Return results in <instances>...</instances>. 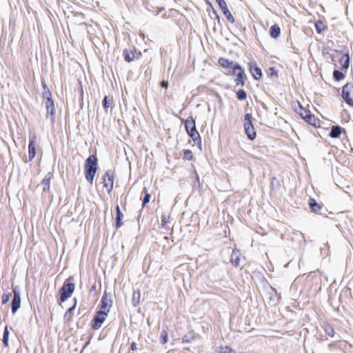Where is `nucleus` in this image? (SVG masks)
I'll use <instances>...</instances> for the list:
<instances>
[{
  "instance_id": "1",
  "label": "nucleus",
  "mask_w": 353,
  "mask_h": 353,
  "mask_svg": "<svg viewBox=\"0 0 353 353\" xmlns=\"http://www.w3.org/2000/svg\"><path fill=\"white\" fill-rule=\"evenodd\" d=\"M218 63L223 69L231 70V72L228 73V74L236 76L234 79L236 85L243 86L245 84L247 80L246 74L244 69L238 63L224 57H220L218 59Z\"/></svg>"
},
{
  "instance_id": "2",
  "label": "nucleus",
  "mask_w": 353,
  "mask_h": 353,
  "mask_svg": "<svg viewBox=\"0 0 353 353\" xmlns=\"http://www.w3.org/2000/svg\"><path fill=\"white\" fill-rule=\"evenodd\" d=\"M98 170V159L94 154L90 155L84 163V174L85 179L92 185Z\"/></svg>"
},
{
  "instance_id": "3",
  "label": "nucleus",
  "mask_w": 353,
  "mask_h": 353,
  "mask_svg": "<svg viewBox=\"0 0 353 353\" xmlns=\"http://www.w3.org/2000/svg\"><path fill=\"white\" fill-rule=\"evenodd\" d=\"M294 110L308 124L315 128L320 126V120L314 114H312L309 110L305 108L299 102H298V107L295 108Z\"/></svg>"
},
{
  "instance_id": "4",
  "label": "nucleus",
  "mask_w": 353,
  "mask_h": 353,
  "mask_svg": "<svg viewBox=\"0 0 353 353\" xmlns=\"http://www.w3.org/2000/svg\"><path fill=\"white\" fill-rule=\"evenodd\" d=\"M185 128L187 134L194 143L201 142V137L196 128V121L192 117H188L185 121Z\"/></svg>"
},
{
  "instance_id": "5",
  "label": "nucleus",
  "mask_w": 353,
  "mask_h": 353,
  "mask_svg": "<svg viewBox=\"0 0 353 353\" xmlns=\"http://www.w3.org/2000/svg\"><path fill=\"white\" fill-rule=\"evenodd\" d=\"M68 281L69 279H67L59 290L60 296L59 301L61 303L65 301L68 298H70L74 291V284Z\"/></svg>"
},
{
  "instance_id": "6",
  "label": "nucleus",
  "mask_w": 353,
  "mask_h": 353,
  "mask_svg": "<svg viewBox=\"0 0 353 353\" xmlns=\"http://www.w3.org/2000/svg\"><path fill=\"white\" fill-rule=\"evenodd\" d=\"M244 130L245 133L250 140H254L256 138V133L252 122V114L247 113L245 115L244 121Z\"/></svg>"
},
{
  "instance_id": "7",
  "label": "nucleus",
  "mask_w": 353,
  "mask_h": 353,
  "mask_svg": "<svg viewBox=\"0 0 353 353\" xmlns=\"http://www.w3.org/2000/svg\"><path fill=\"white\" fill-rule=\"evenodd\" d=\"M114 172L109 170L105 172L102 176V183L103 187L108 193H110L114 188Z\"/></svg>"
},
{
  "instance_id": "8",
  "label": "nucleus",
  "mask_w": 353,
  "mask_h": 353,
  "mask_svg": "<svg viewBox=\"0 0 353 353\" xmlns=\"http://www.w3.org/2000/svg\"><path fill=\"white\" fill-rule=\"evenodd\" d=\"M43 98L46 99L45 102L47 112L50 114L51 116H54L55 114V108L53 100L52 99V94L50 91L47 89L43 93Z\"/></svg>"
},
{
  "instance_id": "9",
  "label": "nucleus",
  "mask_w": 353,
  "mask_h": 353,
  "mask_svg": "<svg viewBox=\"0 0 353 353\" xmlns=\"http://www.w3.org/2000/svg\"><path fill=\"white\" fill-rule=\"evenodd\" d=\"M107 316L108 314L105 312L97 311L91 323L92 329L99 330L106 319Z\"/></svg>"
},
{
  "instance_id": "10",
  "label": "nucleus",
  "mask_w": 353,
  "mask_h": 353,
  "mask_svg": "<svg viewBox=\"0 0 353 353\" xmlns=\"http://www.w3.org/2000/svg\"><path fill=\"white\" fill-rule=\"evenodd\" d=\"M353 92V85L350 83H346L342 90V97L343 100L350 106H353V99L351 97V94Z\"/></svg>"
},
{
  "instance_id": "11",
  "label": "nucleus",
  "mask_w": 353,
  "mask_h": 353,
  "mask_svg": "<svg viewBox=\"0 0 353 353\" xmlns=\"http://www.w3.org/2000/svg\"><path fill=\"white\" fill-rule=\"evenodd\" d=\"M124 60L128 63L134 61V59H139L142 54L141 52H137L136 48L128 50L125 49L123 52Z\"/></svg>"
},
{
  "instance_id": "12",
  "label": "nucleus",
  "mask_w": 353,
  "mask_h": 353,
  "mask_svg": "<svg viewBox=\"0 0 353 353\" xmlns=\"http://www.w3.org/2000/svg\"><path fill=\"white\" fill-rule=\"evenodd\" d=\"M37 137L36 134H33L30 137L29 145H28V159L29 161H32L36 155L37 150Z\"/></svg>"
},
{
  "instance_id": "13",
  "label": "nucleus",
  "mask_w": 353,
  "mask_h": 353,
  "mask_svg": "<svg viewBox=\"0 0 353 353\" xmlns=\"http://www.w3.org/2000/svg\"><path fill=\"white\" fill-rule=\"evenodd\" d=\"M249 71L255 80H259L262 77V72L256 63H249Z\"/></svg>"
},
{
  "instance_id": "14",
  "label": "nucleus",
  "mask_w": 353,
  "mask_h": 353,
  "mask_svg": "<svg viewBox=\"0 0 353 353\" xmlns=\"http://www.w3.org/2000/svg\"><path fill=\"white\" fill-rule=\"evenodd\" d=\"M14 297L12 301V312L14 314L21 305V297L16 290H13Z\"/></svg>"
},
{
  "instance_id": "15",
  "label": "nucleus",
  "mask_w": 353,
  "mask_h": 353,
  "mask_svg": "<svg viewBox=\"0 0 353 353\" xmlns=\"http://www.w3.org/2000/svg\"><path fill=\"white\" fill-rule=\"evenodd\" d=\"M110 305L108 303L107 295L105 293L101 298L99 310L98 312H103L108 314L110 311Z\"/></svg>"
},
{
  "instance_id": "16",
  "label": "nucleus",
  "mask_w": 353,
  "mask_h": 353,
  "mask_svg": "<svg viewBox=\"0 0 353 353\" xmlns=\"http://www.w3.org/2000/svg\"><path fill=\"white\" fill-rule=\"evenodd\" d=\"M230 262L236 268L240 265V252L238 249H233L230 257Z\"/></svg>"
},
{
  "instance_id": "17",
  "label": "nucleus",
  "mask_w": 353,
  "mask_h": 353,
  "mask_svg": "<svg viewBox=\"0 0 353 353\" xmlns=\"http://www.w3.org/2000/svg\"><path fill=\"white\" fill-rule=\"evenodd\" d=\"M342 132H345L344 128L339 125H332L329 135L332 138H339Z\"/></svg>"
},
{
  "instance_id": "18",
  "label": "nucleus",
  "mask_w": 353,
  "mask_h": 353,
  "mask_svg": "<svg viewBox=\"0 0 353 353\" xmlns=\"http://www.w3.org/2000/svg\"><path fill=\"white\" fill-rule=\"evenodd\" d=\"M52 178H53V173L52 172H48L45 176V177L43 178V181L41 182L42 185L43 186V191H47V192L50 191V181H51Z\"/></svg>"
},
{
  "instance_id": "19",
  "label": "nucleus",
  "mask_w": 353,
  "mask_h": 353,
  "mask_svg": "<svg viewBox=\"0 0 353 353\" xmlns=\"http://www.w3.org/2000/svg\"><path fill=\"white\" fill-rule=\"evenodd\" d=\"M77 305V299H74V304L73 305V306H72L71 307H70L65 313L64 314V320L65 321H66L67 323H70L72 321L73 319V316H74V310L75 308Z\"/></svg>"
},
{
  "instance_id": "20",
  "label": "nucleus",
  "mask_w": 353,
  "mask_h": 353,
  "mask_svg": "<svg viewBox=\"0 0 353 353\" xmlns=\"http://www.w3.org/2000/svg\"><path fill=\"white\" fill-rule=\"evenodd\" d=\"M123 217V214L121 212L119 206L117 205V207H116V224H115V227L117 228H120L123 225V223L121 222Z\"/></svg>"
},
{
  "instance_id": "21",
  "label": "nucleus",
  "mask_w": 353,
  "mask_h": 353,
  "mask_svg": "<svg viewBox=\"0 0 353 353\" xmlns=\"http://www.w3.org/2000/svg\"><path fill=\"white\" fill-rule=\"evenodd\" d=\"M339 62L341 65V69L347 70L350 65V56L348 54H344L341 57Z\"/></svg>"
},
{
  "instance_id": "22",
  "label": "nucleus",
  "mask_w": 353,
  "mask_h": 353,
  "mask_svg": "<svg viewBox=\"0 0 353 353\" xmlns=\"http://www.w3.org/2000/svg\"><path fill=\"white\" fill-rule=\"evenodd\" d=\"M280 34H281V28L277 24L273 25L270 27V34L271 37L276 39V38L279 37Z\"/></svg>"
},
{
  "instance_id": "23",
  "label": "nucleus",
  "mask_w": 353,
  "mask_h": 353,
  "mask_svg": "<svg viewBox=\"0 0 353 353\" xmlns=\"http://www.w3.org/2000/svg\"><path fill=\"white\" fill-rule=\"evenodd\" d=\"M114 100L112 96H105L102 101L103 107L107 111L109 108L112 106Z\"/></svg>"
},
{
  "instance_id": "24",
  "label": "nucleus",
  "mask_w": 353,
  "mask_h": 353,
  "mask_svg": "<svg viewBox=\"0 0 353 353\" xmlns=\"http://www.w3.org/2000/svg\"><path fill=\"white\" fill-rule=\"evenodd\" d=\"M309 205L311 210L314 212H317L321 209V206L313 198L309 199Z\"/></svg>"
},
{
  "instance_id": "25",
  "label": "nucleus",
  "mask_w": 353,
  "mask_h": 353,
  "mask_svg": "<svg viewBox=\"0 0 353 353\" xmlns=\"http://www.w3.org/2000/svg\"><path fill=\"white\" fill-rule=\"evenodd\" d=\"M323 329L324 332L326 333L327 335H328L330 337H334L335 335V331L333 327V326L329 323H325Z\"/></svg>"
},
{
  "instance_id": "26",
  "label": "nucleus",
  "mask_w": 353,
  "mask_h": 353,
  "mask_svg": "<svg viewBox=\"0 0 353 353\" xmlns=\"http://www.w3.org/2000/svg\"><path fill=\"white\" fill-rule=\"evenodd\" d=\"M143 193L144 194V196L142 200V207L144 208L150 200L151 195L148 191V188L144 187L143 188Z\"/></svg>"
},
{
  "instance_id": "27",
  "label": "nucleus",
  "mask_w": 353,
  "mask_h": 353,
  "mask_svg": "<svg viewBox=\"0 0 353 353\" xmlns=\"http://www.w3.org/2000/svg\"><path fill=\"white\" fill-rule=\"evenodd\" d=\"M315 28H316V32L319 34H321L323 31H324L327 28V26L322 20H318L315 23Z\"/></svg>"
},
{
  "instance_id": "28",
  "label": "nucleus",
  "mask_w": 353,
  "mask_h": 353,
  "mask_svg": "<svg viewBox=\"0 0 353 353\" xmlns=\"http://www.w3.org/2000/svg\"><path fill=\"white\" fill-rule=\"evenodd\" d=\"M223 14H224V16L226 17L227 20L231 23H234L235 22V19L234 17H233V15L231 14L230 11L229 10L228 8H227L226 10L222 11Z\"/></svg>"
},
{
  "instance_id": "29",
  "label": "nucleus",
  "mask_w": 353,
  "mask_h": 353,
  "mask_svg": "<svg viewBox=\"0 0 353 353\" xmlns=\"http://www.w3.org/2000/svg\"><path fill=\"white\" fill-rule=\"evenodd\" d=\"M170 216L166 214L161 215V227L163 228L167 229L168 225L170 223Z\"/></svg>"
},
{
  "instance_id": "30",
  "label": "nucleus",
  "mask_w": 353,
  "mask_h": 353,
  "mask_svg": "<svg viewBox=\"0 0 353 353\" xmlns=\"http://www.w3.org/2000/svg\"><path fill=\"white\" fill-rule=\"evenodd\" d=\"M184 160L192 161L194 158L192 152L190 150H184L183 151Z\"/></svg>"
},
{
  "instance_id": "31",
  "label": "nucleus",
  "mask_w": 353,
  "mask_h": 353,
  "mask_svg": "<svg viewBox=\"0 0 353 353\" xmlns=\"http://www.w3.org/2000/svg\"><path fill=\"white\" fill-rule=\"evenodd\" d=\"M266 73L269 77H277L278 71L274 67H270L266 70Z\"/></svg>"
},
{
  "instance_id": "32",
  "label": "nucleus",
  "mask_w": 353,
  "mask_h": 353,
  "mask_svg": "<svg viewBox=\"0 0 353 353\" xmlns=\"http://www.w3.org/2000/svg\"><path fill=\"white\" fill-rule=\"evenodd\" d=\"M333 76L334 79L336 81H341L345 78V74L339 70H334Z\"/></svg>"
},
{
  "instance_id": "33",
  "label": "nucleus",
  "mask_w": 353,
  "mask_h": 353,
  "mask_svg": "<svg viewBox=\"0 0 353 353\" xmlns=\"http://www.w3.org/2000/svg\"><path fill=\"white\" fill-rule=\"evenodd\" d=\"M236 98L239 100H245L247 98V93L243 90H239L236 93Z\"/></svg>"
},
{
  "instance_id": "34",
  "label": "nucleus",
  "mask_w": 353,
  "mask_h": 353,
  "mask_svg": "<svg viewBox=\"0 0 353 353\" xmlns=\"http://www.w3.org/2000/svg\"><path fill=\"white\" fill-rule=\"evenodd\" d=\"M8 337H9V331L8 330V326H6L5 330L3 332V344L5 346L8 345Z\"/></svg>"
},
{
  "instance_id": "35",
  "label": "nucleus",
  "mask_w": 353,
  "mask_h": 353,
  "mask_svg": "<svg viewBox=\"0 0 353 353\" xmlns=\"http://www.w3.org/2000/svg\"><path fill=\"white\" fill-rule=\"evenodd\" d=\"M216 2L218 3L221 11H223L228 8L225 0H216Z\"/></svg>"
},
{
  "instance_id": "36",
  "label": "nucleus",
  "mask_w": 353,
  "mask_h": 353,
  "mask_svg": "<svg viewBox=\"0 0 353 353\" xmlns=\"http://www.w3.org/2000/svg\"><path fill=\"white\" fill-rule=\"evenodd\" d=\"M233 350L228 345L220 347V353H232Z\"/></svg>"
},
{
  "instance_id": "37",
  "label": "nucleus",
  "mask_w": 353,
  "mask_h": 353,
  "mask_svg": "<svg viewBox=\"0 0 353 353\" xmlns=\"http://www.w3.org/2000/svg\"><path fill=\"white\" fill-rule=\"evenodd\" d=\"M10 296H11V294L10 293L3 294V296H2V304L7 303L9 301V300L10 299Z\"/></svg>"
},
{
  "instance_id": "38",
  "label": "nucleus",
  "mask_w": 353,
  "mask_h": 353,
  "mask_svg": "<svg viewBox=\"0 0 353 353\" xmlns=\"http://www.w3.org/2000/svg\"><path fill=\"white\" fill-rule=\"evenodd\" d=\"M328 347L332 350V349L340 348L341 347L339 345V342L334 341V342H332L331 343H330L328 345Z\"/></svg>"
},
{
  "instance_id": "39",
  "label": "nucleus",
  "mask_w": 353,
  "mask_h": 353,
  "mask_svg": "<svg viewBox=\"0 0 353 353\" xmlns=\"http://www.w3.org/2000/svg\"><path fill=\"white\" fill-rule=\"evenodd\" d=\"M162 338H163V343H166L168 342V333L166 332H163L162 333Z\"/></svg>"
},
{
  "instance_id": "40",
  "label": "nucleus",
  "mask_w": 353,
  "mask_h": 353,
  "mask_svg": "<svg viewBox=\"0 0 353 353\" xmlns=\"http://www.w3.org/2000/svg\"><path fill=\"white\" fill-rule=\"evenodd\" d=\"M130 349L132 351H136L137 350V345L135 342H132L130 345Z\"/></svg>"
},
{
  "instance_id": "41",
  "label": "nucleus",
  "mask_w": 353,
  "mask_h": 353,
  "mask_svg": "<svg viewBox=\"0 0 353 353\" xmlns=\"http://www.w3.org/2000/svg\"><path fill=\"white\" fill-rule=\"evenodd\" d=\"M161 85L165 88H168V82L167 81H162L161 82Z\"/></svg>"
},
{
  "instance_id": "42",
  "label": "nucleus",
  "mask_w": 353,
  "mask_h": 353,
  "mask_svg": "<svg viewBox=\"0 0 353 353\" xmlns=\"http://www.w3.org/2000/svg\"><path fill=\"white\" fill-rule=\"evenodd\" d=\"M213 12H214V13L216 15V18H218V19H219V17L218 14L216 13V12L214 10H213Z\"/></svg>"
},
{
  "instance_id": "43",
  "label": "nucleus",
  "mask_w": 353,
  "mask_h": 353,
  "mask_svg": "<svg viewBox=\"0 0 353 353\" xmlns=\"http://www.w3.org/2000/svg\"><path fill=\"white\" fill-rule=\"evenodd\" d=\"M207 3H208V4L211 8H212V4H211V3H210V2H207Z\"/></svg>"
}]
</instances>
